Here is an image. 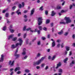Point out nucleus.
<instances>
[{
  "mask_svg": "<svg viewBox=\"0 0 75 75\" xmlns=\"http://www.w3.org/2000/svg\"><path fill=\"white\" fill-rule=\"evenodd\" d=\"M64 20L66 21V23L65 22H60L59 23V24H68L69 23H71V20L70 19V18L69 17H66L64 18Z\"/></svg>",
  "mask_w": 75,
  "mask_h": 75,
  "instance_id": "f257e3e1",
  "label": "nucleus"
},
{
  "mask_svg": "<svg viewBox=\"0 0 75 75\" xmlns=\"http://www.w3.org/2000/svg\"><path fill=\"white\" fill-rule=\"evenodd\" d=\"M44 59H45V57H42L37 62H34L33 64V66H35L36 65H40L41 63V62L44 61Z\"/></svg>",
  "mask_w": 75,
  "mask_h": 75,
  "instance_id": "f03ea898",
  "label": "nucleus"
},
{
  "mask_svg": "<svg viewBox=\"0 0 75 75\" xmlns=\"http://www.w3.org/2000/svg\"><path fill=\"white\" fill-rule=\"evenodd\" d=\"M14 45V44H13L11 46V49H15V48H17V46H18L19 45V43H17Z\"/></svg>",
  "mask_w": 75,
  "mask_h": 75,
  "instance_id": "7ed1b4c3",
  "label": "nucleus"
},
{
  "mask_svg": "<svg viewBox=\"0 0 75 75\" xmlns=\"http://www.w3.org/2000/svg\"><path fill=\"white\" fill-rule=\"evenodd\" d=\"M14 60L12 62L11 60L9 61L8 63L9 65L11 67H12L13 66H14Z\"/></svg>",
  "mask_w": 75,
  "mask_h": 75,
  "instance_id": "20e7f679",
  "label": "nucleus"
},
{
  "mask_svg": "<svg viewBox=\"0 0 75 75\" xmlns=\"http://www.w3.org/2000/svg\"><path fill=\"white\" fill-rule=\"evenodd\" d=\"M18 41H19L20 42L19 43V45L20 46H21V45H22V44H23V40H22V38H20L18 39Z\"/></svg>",
  "mask_w": 75,
  "mask_h": 75,
  "instance_id": "39448f33",
  "label": "nucleus"
},
{
  "mask_svg": "<svg viewBox=\"0 0 75 75\" xmlns=\"http://www.w3.org/2000/svg\"><path fill=\"white\" fill-rule=\"evenodd\" d=\"M23 52L22 53V54L23 55H26V54H27V53H26V51H27L26 49H25V48H23Z\"/></svg>",
  "mask_w": 75,
  "mask_h": 75,
  "instance_id": "423d86ee",
  "label": "nucleus"
},
{
  "mask_svg": "<svg viewBox=\"0 0 75 75\" xmlns=\"http://www.w3.org/2000/svg\"><path fill=\"white\" fill-rule=\"evenodd\" d=\"M4 55L2 54L1 55V59H0V62H3L4 61Z\"/></svg>",
  "mask_w": 75,
  "mask_h": 75,
  "instance_id": "0eeeda50",
  "label": "nucleus"
},
{
  "mask_svg": "<svg viewBox=\"0 0 75 75\" xmlns=\"http://www.w3.org/2000/svg\"><path fill=\"white\" fill-rule=\"evenodd\" d=\"M23 17L25 18L24 20V22H27L28 21V19L27 18L28 17V16L25 15L23 16Z\"/></svg>",
  "mask_w": 75,
  "mask_h": 75,
  "instance_id": "6e6552de",
  "label": "nucleus"
},
{
  "mask_svg": "<svg viewBox=\"0 0 75 75\" xmlns=\"http://www.w3.org/2000/svg\"><path fill=\"white\" fill-rule=\"evenodd\" d=\"M15 57H16V58L15 59H16L17 58H18L20 57V54H18L17 53H15L14 54Z\"/></svg>",
  "mask_w": 75,
  "mask_h": 75,
  "instance_id": "1a4fd4ad",
  "label": "nucleus"
},
{
  "mask_svg": "<svg viewBox=\"0 0 75 75\" xmlns=\"http://www.w3.org/2000/svg\"><path fill=\"white\" fill-rule=\"evenodd\" d=\"M13 36H14V34L11 35H10L8 36V40H10L11 38L12 40Z\"/></svg>",
  "mask_w": 75,
  "mask_h": 75,
  "instance_id": "9d476101",
  "label": "nucleus"
},
{
  "mask_svg": "<svg viewBox=\"0 0 75 75\" xmlns=\"http://www.w3.org/2000/svg\"><path fill=\"white\" fill-rule=\"evenodd\" d=\"M56 14V13L55 12V11H53L51 12V16L52 17H53V16H55Z\"/></svg>",
  "mask_w": 75,
  "mask_h": 75,
  "instance_id": "9b49d317",
  "label": "nucleus"
},
{
  "mask_svg": "<svg viewBox=\"0 0 75 75\" xmlns=\"http://www.w3.org/2000/svg\"><path fill=\"white\" fill-rule=\"evenodd\" d=\"M35 12V9H34V8H33L31 11V13L30 14V16H32L34 14V13Z\"/></svg>",
  "mask_w": 75,
  "mask_h": 75,
  "instance_id": "f8f14e48",
  "label": "nucleus"
},
{
  "mask_svg": "<svg viewBox=\"0 0 75 75\" xmlns=\"http://www.w3.org/2000/svg\"><path fill=\"white\" fill-rule=\"evenodd\" d=\"M61 62H59L58 64H57V66L56 67V69H58L59 68V67H61Z\"/></svg>",
  "mask_w": 75,
  "mask_h": 75,
  "instance_id": "ddd939ff",
  "label": "nucleus"
},
{
  "mask_svg": "<svg viewBox=\"0 0 75 75\" xmlns=\"http://www.w3.org/2000/svg\"><path fill=\"white\" fill-rule=\"evenodd\" d=\"M75 64V61L73 60L72 61L71 63L69 64V66L70 67H72L73 66V64Z\"/></svg>",
  "mask_w": 75,
  "mask_h": 75,
  "instance_id": "4468645a",
  "label": "nucleus"
},
{
  "mask_svg": "<svg viewBox=\"0 0 75 75\" xmlns=\"http://www.w3.org/2000/svg\"><path fill=\"white\" fill-rule=\"evenodd\" d=\"M21 69V68L20 67H16L14 71L15 72H17V71H19Z\"/></svg>",
  "mask_w": 75,
  "mask_h": 75,
  "instance_id": "2eb2a0df",
  "label": "nucleus"
},
{
  "mask_svg": "<svg viewBox=\"0 0 75 75\" xmlns=\"http://www.w3.org/2000/svg\"><path fill=\"white\" fill-rule=\"evenodd\" d=\"M26 30V31H28L30 30V31L32 32V33H33V32H34V30H31V28L30 27L28 28Z\"/></svg>",
  "mask_w": 75,
  "mask_h": 75,
  "instance_id": "dca6fc26",
  "label": "nucleus"
},
{
  "mask_svg": "<svg viewBox=\"0 0 75 75\" xmlns=\"http://www.w3.org/2000/svg\"><path fill=\"white\" fill-rule=\"evenodd\" d=\"M42 17H39L38 18V22H40L41 21H42Z\"/></svg>",
  "mask_w": 75,
  "mask_h": 75,
  "instance_id": "f3484780",
  "label": "nucleus"
},
{
  "mask_svg": "<svg viewBox=\"0 0 75 75\" xmlns=\"http://www.w3.org/2000/svg\"><path fill=\"white\" fill-rule=\"evenodd\" d=\"M63 33H64V31L62 30H61L60 32L58 33L59 35H62Z\"/></svg>",
  "mask_w": 75,
  "mask_h": 75,
  "instance_id": "a211bd4d",
  "label": "nucleus"
},
{
  "mask_svg": "<svg viewBox=\"0 0 75 75\" xmlns=\"http://www.w3.org/2000/svg\"><path fill=\"white\" fill-rule=\"evenodd\" d=\"M55 41H53L52 43V47H54L55 46Z\"/></svg>",
  "mask_w": 75,
  "mask_h": 75,
  "instance_id": "6ab92c4d",
  "label": "nucleus"
},
{
  "mask_svg": "<svg viewBox=\"0 0 75 75\" xmlns=\"http://www.w3.org/2000/svg\"><path fill=\"white\" fill-rule=\"evenodd\" d=\"M70 47L68 46H66L65 47V49L66 50V51H68L70 49H69Z\"/></svg>",
  "mask_w": 75,
  "mask_h": 75,
  "instance_id": "aec40b11",
  "label": "nucleus"
},
{
  "mask_svg": "<svg viewBox=\"0 0 75 75\" xmlns=\"http://www.w3.org/2000/svg\"><path fill=\"white\" fill-rule=\"evenodd\" d=\"M68 60V58H66L64 60L63 62H64V63H67V62Z\"/></svg>",
  "mask_w": 75,
  "mask_h": 75,
  "instance_id": "412c9836",
  "label": "nucleus"
},
{
  "mask_svg": "<svg viewBox=\"0 0 75 75\" xmlns=\"http://www.w3.org/2000/svg\"><path fill=\"white\" fill-rule=\"evenodd\" d=\"M16 8V6H14L12 8V10L14 11Z\"/></svg>",
  "mask_w": 75,
  "mask_h": 75,
  "instance_id": "4be33fe9",
  "label": "nucleus"
},
{
  "mask_svg": "<svg viewBox=\"0 0 75 75\" xmlns=\"http://www.w3.org/2000/svg\"><path fill=\"white\" fill-rule=\"evenodd\" d=\"M9 16V13H7L5 14V17H6V18H7Z\"/></svg>",
  "mask_w": 75,
  "mask_h": 75,
  "instance_id": "5701e85b",
  "label": "nucleus"
},
{
  "mask_svg": "<svg viewBox=\"0 0 75 75\" xmlns=\"http://www.w3.org/2000/svg\"><path fill=\"white\" fill-rule=\"evenodd\" d=\"M9 31H10L11 33H14V29H9Z\"/></svg>",
  "mask_w": 75,
  "mask_h": 75,
  "instance_id": "b1692460",
  "label": "nucleus"
},
{
  "mask_svg": "<svg viewBox=\"0 0 75 75\" xmlns=\"http://www.w3.org/2000/svg\"><path fill=\"white\" fill-rule=\"evenodd\" d=\"M62 69H58V72L60 73H62Z\"/></svg>",
  "mask_w": 75,
  "mask_h": 75,
  "instance_id": "393cba45",
  "label": "nucleus"
},
{
  "mask_svg": "<svg viewBox=\"0 0 75 75\" xmlns=\"http://www.w3.org/2000/svg\"><path fill=\"white\" fill-rule=\"evenodd\" d=\"M50 21L49 19H47L46 21V24H48L50 23Z\"/></svg>",
  "mask_w": 75,
  "mask_h": 75,
  "instance_id": "a878e982",
  "label": "nucleus"
},
{
  "mask_svg": "<svg viewBox=\"0 0 75 75\" xmlns=\"http://www.w3.org/2000/svg\"><path fill=\"white\" fill-rule=\"evenodd\" d=\"M17 37H15L13 38L12 40V41H16V40H17Z\"/></svg>",
  "mask_w": 75,
  "mask_h": 75,
  "instance_id": "bb28decb",
  "label": "nucleus"
},
{
  "mask_svg": "<svg viewBox=\"0 0 75 75\" xmlns=\"http://www.w3.org/2000/svg\"><path fill=\"white\" fill-rule=\"evenodd\" d=\"M40 10L42 11L44 10V8H43V6H41L39 9Z\"/></svg>",
  "mask_w": 75,
  "mask_h": 75,
  "instance_id": "cd10ccee",
  "label": "nucleus"
},
{
  "mask_svg": "<svg viewBox=\"0 0 75 75\" xmlns=\"http://www.w3.org/2000/svg\"><path fill=\"white\" fill-rule=\"evenodd\" d=\"M25 72H26V73H29V72H30V70L28 69H26L25 70Z\"/></svg>",
  "mask_w": 75,
  "mask_h": 75,
  "instance_id": "c85d7f7f",
  "label": "nucleus"
},
{
  "mask_svg": "<svg viewBox=\"0 0 75 75\" xmlns=\"http://www.w3.org/2000/svg\"><path fill=\"white\" fill-rule=\"evenodd\" d=\"M27 27V26H25L23 28V31H27L26 29V28Z\"/></svg>",
  "mask_w": 75,
  "mask_h": 75,
  "instance_id": "c756f323",
  "label": "nucleus"
},
{
  "mask_svg": "<svg viewBox=\"0 0 75 75\" xmlns=\"http://www.w3.org/2000/svg\"><path fill=\"white\" fill-rule=\"evenodd\" d=\"M12 28H13V25H11L9 26V30H10Z\"/></svg>",
  "mask_w": 75,
  "mask_h": 75,
  "instance_id": "7c9ffc66",
  "label": "nucleus"
},
{
  "mask_svg": "<svg viewBox=\"0 0 75 75\" xmlns=\"http://www.w3.org/2000/svg\"><path fill=\"white\" fill-rule=\"evenodd\" d=\"M67 53H68V51H67V50H65L64 53V55H67Z\"/></svg>",
  "mask_w": 75,
  "mask_h": 75,
  "instance_id": "2f4dec72",
  "label": "nucleus"
},
{
  "mask_svg": "<svg viewBox=\"0 0 75 75\" xmlns=\"http://www.w3.org/2000/svg\"><path fill=\"white\" fill-rule=\"evenodd\" d=\"M3 31H6V26H4L3 28Z\"/></svg>",
  "mask_w": 75,
  "mask_h": 75,
  "instance_id": "473e14b6",
  "label": "nucleus"
},
{
  "mask_svg": "<svg viewBox=\"0 0 75 75\" xmlns=\"http://www.w3.org/2000/svg\"><path fill=\"white\" fill-rule=\"evenodd\" d=\"M56 57V55L54 56L53 57H52V60H54V59H55V58Z\"/></svg>",
  "mask_w": 75,
  "mask_h": 75,
  "instance_id": "72a5a7b5",
  "label": "nucleus"
},
{
  "mask_svg": "<svg viewBox=\"0 0 75 75\" xmlns=\"http://www.w3.org/2000/svg\"><path fill=\"white\" fill-rule=\"evenodd\" d=\"M39 22V23H38V25H40L42 23V21H41L40 22Z\"/></svg>",
  "mask_w": 75,
  "mask_h": 75,
  "instance_id": "f704fd0d",
  "label": "nucleus"
},
{
  "mask_svg": "<svg viewBox=\"0 0 75 75\" xmlns=\"http://www.w3.org/2000/svg\"><path fill=\"white\" fill-rule=\"evenodd\" d=\"M18 48H19V47H18L17 48L15 54H17V52H18Z\"/></svg>",
  "mask_w": 75,
  "mask_h": 75,
  "instance_id": "c9c22d12",
  "label": "nucleus"
},
{
  "mask_svg": "<svg viewBox=\"0 0 75 75\" xmlns=\"http://www.w3.org/2000/svg\"><path fill=\"white\" fill-rule=\"evenodd\" d=\"M48 14V11H45V14L47 16Z\"/></svg>",
  "mask_w": 75,
  "mask_h": 75,
  "instance_id": "e433bc0d",
  "label": "nucleus"
},
{
  "mask_svg": "<svg viewBox=\"0 0 75 75\" xmlns=\"http://www.w3.org/2000/svg\"><path fill=\"white\" fill-rule=\"evenodd\" d=\"M38 28L40 29V30H41L42 29V27L41 26H39Z\"/></svg>",
  "mask_w": 75,
  "mask_h": 75,
  "instance_id": "4c0bfd02",
  "label": "nucleus"
},
{
  "mask_svg": "<svg viewBox=\"0 0 75 75\" xmlns=\"http://www.w3.org/2000/svg\"><path fill=\"white\" fill-rule=\"evenodd\" d=\"M41 56V54L38 53L37 55V57H40Z\"/></svg>",
  "mask_w": 75,
  "mask_h": 75,
  "instance_id": "58836bf2",
  "label": "nucleus"
},
{
  "mask_svg": "<svg viewBox=\"0 0 75 75\" xmlns=\"http://www.w3.org/2000/svg\"><path fill=\"white\" fill-rule=\"evenodd\" d=\"M72 7H73L72 5H70L69 6V9H72Z\"/></svg>",
  "mask_w": 75,
  "mask_h": 75,
  "instance_id": "ea45409f",
  "label": "nucleus"
},
{
  "mask_svg": "<svg viewBox=\"0 0 75 75\" xmlns=\"http://www.w3.org/2000/svg\"><path fill=\"white\" fill-rule=\"evenodd\" d=\"M72 38L74 40H75V34H74L72 35Z\"/></svg>",
  "mask_w": 75,
  "mask_h": 75,
  "instance_id": "a19ab883",
  "label": "nucleus"
},
{
  "mask_svg": "<svg viewBox=\"0 0 75 75\" xmlns=\"http://www.w3.org/2000/svg\"><path fill=\"white\" fill-rule=\"evenodd\" d=\"M43 30H44L45 31H47V29L46 28V27H44L43 28Z\"/></svg>",
  "mask_w": 75,
  "mask_h": 75,
  "instance_id": "79ce46f5",
  "label": "nucleus"
},
{
  "mask_svg": "<svg viewBox=\"0 0 75 75\" xmlns=\"http://www.w3.org/2000/svg\"><path fill=\"white\" fill-rule=\"evenodd\" d=\"M18 8H21V7H22V6H21V4H19L18 6Z\"/></svg>",
  "mask_w": 75,
  "mask_h": 75,
  "instance_id": "37998d69",
  "label": "nucleus"
},
{
  "mask_svg": "<svg viewBox=\"0 0 75 75\" xmlns=\"http://www.w3.org/2000/svg\"><path fill=\"white\" fill-rule=\"evenodd\" d=\"M45 64H42V65H41V67L42 68H44V66H45Z\"/></svg>",
  "mask_w": 75,
  "mask_h": 75,
  "instance_id": "c03bdc74",
  "label": "nucleus"
},
{
  "mask_svg": "<svg viewBox=\"0 0 75 75\" xmlns=\"http://www.w3.org/2000/svg\"><path fill=\"white\" fill-rule=\"evenodd\" d=\"M28 56L27 55H26L25 56V57L23 58L22 59H26L27 58Z\"/></svg>",
  "mask_w": 75,
  "mask_h": 75,
  "instance_id": "a18cd8bd",
  "label": "nucleus"
},
{
  "mask_svg": "<svg viewBox=\"0 0 75 75\" xmlns=\"http://www.w3.org/2000/svg\"><path fill=\"white\" fill-rule=\"evenodd\" d=\"M28 40H29V39H27L26 40V42L27 44H28Z\"/></svg>",
  "mask_w": 75,
  "mask_h": 75,
  "instance_id": "49530a36",
  "label": "nucleus"
},
{
  "mask_svg": "<svg viewBox=\"0 0 75 75\" xmlns=\"http://www.w3.org/2000/svg\"><path fill=\"white\" fill-rule=\"evenodd\" d=\"M68 34V32H66L65 33L64 35L65 36H67Z\"/></svg>",
  "mask_w": 75,
  "mask_h": 75,
  "instance_id": "de8ad7c7",
  "label": "nucleus"
},
{
  "mask_svg": "<svg viewBox=\"0 0 75 75\" xmlns=\"http://www.w3.org/2000/svg\"><path fill=\"white\" fill-rule=\"evenodd\" d=\"M41 39H42V40H45L46 39V38H45L44 37H42L41 38Z\"/></svg>",
  "mask_w": 75,
  "mask_h": 75,
  "instance_id": "09e8293b",
  "label": "nucleus"
},
{
  "mask_svg": "<svg viewBox=\"0 0 75 75\" xmlns=\"http://www.w3.org/2000/svg\"><path fill=\"white\" fill-rule=\"evenodd\" d=\"M27 36V33H25L24 34V35L23 36V38H25V37H26V36Z\"/></svg>",
  "mask_w": 75,
  "mask_h": 75,
  "instance_id": "8fccbe9b",
  "label": "nucleus"
},
{
  "mask_svg": "<svg viewBox=\"0 0 75 75\" xmlns=\"http://www.w3.org/2000/svg\"><path fill=\"white\" fill-rule=\"evenodd\" d=\"M21 72L19 71H18L17 72V74H21Z\"/></svg>",
  "mask_w": 75,
  "mask_h": 75,
  "instance_id": "3c124183",
  "label": "nucleus"
},
{
  "mask_svg": "<svg viewBox=\"0 0 75 75\" xmlns=\"http://www.w3.org/2000/svg\"><path fill=\"white\" fill-rule=\"evenodd\" d=\"M28 10H25L24 11L23 13H27V12H28Z\"/></svg>",
  "mask_w": 75,
  "mask_h": 75,
  "instance_id": "603ef678",
  "label": "nucleus"
},
{
  "mask_svg": "<svg viewBox=\"0 0 75 75\" xmlns=\"http://www.w3.org/2000/svg\"><path fill=\"white\" fill-rule=\"evenodd\" d=\"M17 13L18 15H19V14H20L21 15V12H17Z\"/></svg>",
  "mask_w": 75,
  "mask_h": 75,
  "instance_id": "864d4df0",
  "label": "nucleus"
},
{
  "mask_svg": "<svg viewBox=\"0 0 75 75\" xmlns=\"http://www.w3.org/2000/svg\"><path fill=\"white\" fill-rule=\"evenodd\" d=\"M48 68H49V67L48 66H46L45 68V70H47V69H48Z\"/></svg>",
  "mask_w": 75,
  "mask_h": 75,
  "instance_id": "5fc2aeb1",
  "label": "nucleus"
},
{
  "mask_svg": "<svg viewBox=\"0 0 75 75\" xmlns=\"http://www.w3.org/2000/svg\"><path fill=\"white\" fill-rule=\"evenodd\" d=\"M37 2L38 3H41L40 0H37Z\"/></svg>",
  "mask_w": 75,
  "mask_h": 75,
  "instance_id": "6e6d98bb",
  "label": "nucleus"
},
{
  "mask_svg": "<svg viewBox=\"0 0 75 75\" xmlns=\"http://www.w3.org/2000/svg\"><path fill=\"white\" fill-rule=\"evenodd\" d=\"M37 32H38V34H40L41 32L40 31V30H38Z\"/></svg>",
  "mask_w": 75,
  "mask_h": 75,
  "instance_id": "4d7b16f0",
  "label": "nucleus"
},
{
  "mask_svg": "<svg viewBox=\"0 0 75 75\" xmlns=\"http://www.w3.org/2000/svg\"><path fill=\"white\" fill-rule=\"evenodd\" d=\"M6 12V11L5 10H3L2 11V13H5Z\"/></svg>",
  "mask_w": 75,
  "mask_h": 75,
  "instance_id": "13d9d810",
  "label": "nucleus"
},
{
  "mask_svg": "<svg viewBox=\"0 0 75 75\" xmlns=\"http://www.w3.org/2000/svg\"><path fill=\"white\" fill-rule=\"evenodd\" d=\"M61 42V40H57V42H58V43H59Z\"/></svg>",
  "mask_w": 75,
  "mask_h": 75,
  "instance_id": "bf43d9fd",
  "label": "nucleus"
},
{
  "mask_svg": "<svg viewBox=\"0 0 75 75\" xmlns=\"http://www.w3.org/2000/svg\"><path fill=\"white\" fill-rule=\"evenodd\" d=\"M22 5H23V6H22V7H24V5H25V4H24V2H23L22 3Z\"/></svg>",
  "mask_w": 75,
  "mask_h": 75,
  "instance_id": "052dcab7",
  "label": "nucleus"
},
{
  "mask_svg": "<svg viewBox=\"0 0 75 75\" xmlns=\"http://www.w3.org/2000/svg\"><path fill=\"white\" fill-rule=\"evenodd\" d=\"M60 45H61L60 44H58V45H57V48H59V47L60 46Z\"/></svg>",
  "mask_w": 75,
  "mask_h": 75,
  "instance_id": "680f3d73",
  "label": "nucleus"
},
{
  "mask_svg": "<svg viewBox=\"0 0 75 75\" xmlns=\"http://www.w3.org/2000/svg\"><path fill=\"white\" fill-rule=\"evenodd\" d=\"M65 1H64L63 2V3L62 4V5L64 6V4H65Z\"/></svg>",
  "mask_w": 75,
  "mask_h": 75,
  "instance_id": "e2e57ef3",
  "label": "nucleus"
},
{
  "mask_svg": "<svg viewBox=\"0 0 75 75\" xmlns=\"http://www.w3.org/2000/svg\"><path fill=\"white\" fill-rule=\"evenodd\" d=\"M72 51H70V52H69V55L70 56H71V55H72Z\"/></svg>",
  "mask_w": 75,
  "mask_h": 75,
  "instance_id": "0e129e2a",
  "label": "nucleus"
},
{
  "mask_svg": "<svg viewBox=\"0 0 75 75\" xmlns=\"http://www.w3.org/2000/svg\"><path fill=\"white\" fill-rule=\"evenodd\" d=\"M13 74H14L13 71H12L11 73L10 74V75H13Z\"/></svg>",
  "mask_w": 75,
  "mask_h": 75,
  "instance_id": "69168bd1",
  "label": "nucleus"
},
{
  "mask_svg": "<svg viewBox=\"0 0 75 75\" xmlns=\"http://www.w3.org/2000/svg\"><path fill=\"white\" fill-rule=\"evenodd\" d=\"M61 48H63L64 47V43H62L61 45Z\"/></svg>",
  "mask_w": 75,
  "mask_h": 75,
  "instance_id": "338daca9",
  "label": "nucleus"
},
{
  "mask_svg": "<svg viewBox=\"0 0 75 75\" xmlns=\"http://www.w3.org/2000/svg\"><path fill=\"white\" fill-rule=\"evenodd\" d=\"M40 41H39V42H38V45H40Z\"/></svg>",
  "mask_w": 75,
  "mask_h": 75,
  "instance_id": "774afa93",
  "label": "nucleus"
}]
</instances>
